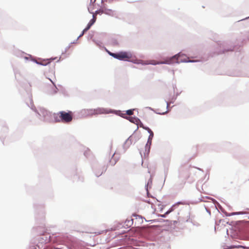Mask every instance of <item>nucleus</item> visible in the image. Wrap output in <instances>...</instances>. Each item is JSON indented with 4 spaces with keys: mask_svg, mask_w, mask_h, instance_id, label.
I'll list each match as a JSON object with an SVG mask.
<instances>
[{
    "mask_svg": "<svg viewBox=\"0 0 249 249\" xmlns=\"http://www.w3.org/2000/svg\"><path fill=\"white\" fill-rule=\"evenodd\" d=\"M72 118L73 114L71 111H69L68 112L61 111L54 114V119L56 122L69 123L72 121Z\"/></svg>",
    "mask_w": 249,
    "mask_h": 249,
    "instance_id": "1",
    "label": "nucleus"
},
{
    "mask_svg": "<svg viewBox=\"0 0 249 249\" xmlns=\"http://www.w3.org/2000/svg\"><path fill=\"white\" fill-rule=\"evenodd\" d=\"M180 55L179 53L174 55V56L170 58L169 59L166 60L164 62H158L154 60H150L147 64L152 65H157L160 64H170L173 63H179L180 61L179 60V57Z\"/></svg>",
    "mask_w": 249,
    "mask_h": 249,
    "instance_id": "2",
    "label": "nucleus"
},
{
    "mask_svg": "<svg viewBox=\"0 0 249 249\" xmlns=\"http://www.w3.org/2000/svg\"><path fill=\"white\" fill-rule=\"evenodd\" d=\"M108 53L114 58L121 60H127L132 57L131 53L126 52H121L116 53L109 52Z\"/></svg>",
    "mask_w": 249,
    "mask_h": 249,
    "instance_id": "3",
    "label": "nucleus"
},
{
    "mask_svg": "<svg viewBox=\"0 0 249 249\" xmlns=\"http://www.w3.org/2000/svg\"><path fill=\"white\" fill-rule=\"evenodd\" d=\"M101 14H105L107 15H108L110 16L113 15V11L111 9H107L106 7L102 8V11L101 12Z\"/></svg>",
    "mask_w": 249,
    "mask_h": 249,
    "instance_id": "4",
    "label": "nucleus"
},
{
    "mask_svg": "<svg viewBox=\"0 0 249 249\" xmlns=\"http://www.w3.org/2000/svg\"><path fill=\"white\" fill-rule=\"evenodd\" d=\"M90 27L91 26H90L89 25H87V26L84 29V30L82 32V33L79 36L80 37L82 36L85 32H86L88 30H89L90 29Z\"/></svg>",
    "mask_w": 249,
    "mask_h": 249,
    "instance_id": "5",
    "label": "nucleus"
},
{
    "mask_svg": "<svg viewBox=\"0 0 249 249\" xmlns=\"http://www.w3.org/2000/svg\"><path fill=\"white\" fill-rule=\"evenodd\" d=\"M134 217H135V218L132 219V221L133 222L134 220H136L138 219L141 220L142 222V220L141 217L138 215H134Z\"/></svg>",
    "mask_w": 249,
    "mask_h": 249,
    "instance_id": "6",
    "label": "nucleus"
},
{
    "mask_svg": "<svg viewBox=\"0 0 249 249\" xmlns=\"http://www.w3.org/2000/svg\"><path fill=\"white\" fill-rule=\"evenodd\" d=\"M96 19V16L95 15H93L92 19H91L89 21V22H91L92 23V24H93L94 23V22H95Z\"/></svg>",
    "mask_w": 249,
    "mask_h": 249,
    "instance_id": "7",
    "label": "nucleus"
},
{
    "mask_svg": "<svg viewBox=\"0 0 249 249\" xmlns=\"http://www.w3.org/2000/svg\"><path fill=\"white\" fill-rule=\"evenodd\" d=\"M133 114V110L129 109L126 111V114L131 115Z\"/></svg>",
    "mask_w": 249,
    "mask_h": 249,
    "instance_id": "8",
    "label": "nucleus"
},
{
    "mask_svg": "<svg viewBox=\"0 0 249 249\" xmlns=\"http://www.w3.org/2000/svg\"><path fill=\"white\" fill-rule=\"evenodd\" d=\"M102 173H103L102 171H99L97 172H96L95 175L96 176L99 177L102 175Z\"/></svg>",
    "mask_w": 249,
    "mask_h": 249,
    "instance_id": "9",
    "label": "nucleus"
},
{
    "mask_svg": "<svg viewBox=\"0 0 249 249\" xmlns=\"http://www.w3.org/2000/svg\"><path fill=\"white\" fill-rule=\"evenodd\" d=\"M170 212H171V211H167V212H166L164 214L161 215V217H165V216H166V215H167V214H169Z\"/></svg>",
    "mask_w": 249,
    "mask_h": 249,
    "instance_id": "10",
    "label": "nucleus"
},
{
    "mask_svg": "<svg viewBox=\"0 0 249 249\" xmlns=\"http://www.w3.org/2000/svg\"><path fill=\"white\" fill-rule=\"evenodd\" d=\"M151 143V139H150V138H149L146 145L147 146L148 144L150 145Z\"/></svg>",
    "mask_w": 249,
    "mask_h": 249,
    "instance_id": "11",
    "label": "nucleus"
},
{
    "mask_svg": "<svg viewBox=\"0 0 249 249\" xmlns=\"http://www.w3.org/2000/svg\"><path fill=\"white\" fill-rule=\"evenodd\" d=\"M101 11H102V9H100V10H97V11H96V12H95V14H96H96H102L101 13Z\"/></svg>",
    "mask_w": 249,
    "mask_h": 249,
    "instance_id": "12",
    "label": "nucleus"
},
{
    "mask_svg": "<svg viewBox=\"0 0 249 249\" xmlns=\"http://www.w3.org/2000/svg\"><path fill=\"white\" fill-rule=\"evenodd\" d=\"M150 131L151 132V133H150V135L149 137V138H150V139H152V137H153V132L151 131V130H150Z\"/></svg>",
    "mask_w": 249,
    "mask_h": 249,
    "instance_id": "13",
    "label": "nucleus"
},
{
    "mask_svg": "<svg viewBox=\"0 0 249 249\" xmlns=\"http://www.w3.org/2000/svg\"><path fill=\"white\" fill-rule=\"evenodd\" d=\"M90 111L91 114H97V113L96 112V111H95V110H90Z\"/></svg>",
    "mask_w": 249,
    "mask_h": 249,
    "instance_id": "14",
    "label": "nucleus"
},
{
    "mask_svg": "<svg viewBox=\"0 0 249 249\" xmlns=\"http://www.w3.org/2000/svg\"><path fill=\"white\" fill-rule=\"evenodd\" d=\"M88 25H89L90 26H91L93 24L91 22H89Z\"/></svg>",
    "mask_w": 249,
    "mask_h": 249,
    "instance_id": "15",
    "label": "nucleus"
},
{
    "mask_svg": "<svg viewBox=\"0 0 249 249\" xmlns=\"http://www.w3.org/2000/svg\"><path fill=\"white\" fill-rule=\"evenodd\" d=\"M169 106V103L168 102L167 103V107H168Z\"/></svg>",
    "mask_w": 249,
    "mask_h": 249,
    "instance_id": "16",
    "label": "nucleus"
},
{
    "mask_svg": "<svg viewBox=\"0 0 249 249\" xmlns=\"http://www.w3.org/2000/svg\"><path fill=\"white\" fill-rule=\"evenodd\" d=\"M189 177V175H188L187 176V178H188Z\"/></svg>",
    "mask_w": 249,
    "mask_h": 249,
    "instance_id": "17",
    "label": "nucleus"
}]
</instances>
